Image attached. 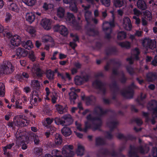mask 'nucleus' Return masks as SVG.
<instances>
[{
	"instance_id": "obj_1",
	"label": "nucleus",
	"mask_w": 157,
	"mask_h": 157,
	"mask_svg": "<svg viewBox=\"0 0 157 157\" xmlns=\"http://www.w3.org/2000/svg\"><path fill=\"white\" fill-rule=\"evenodd\" d=\"M73 148L72 145H65L62 149V154L61 152L56 150H53L52 151V156L49 154H46L45 157H71L74 154L73 152L71 151Z\"/></svg>"
},
{
	"instance_id": "obj_2",
	"label": "nucleus",
	"mask_w": 157,
	"mask_h": 157,
	"mask_svg": "<svg viewBox=\"0 0 157 157\" xmlns=\"http://www.w3.org/2000/svg\"><path fill=\"white\" fill-rule=\"evenodd\" d=\"M4 36L10 39V46L11 48H14L15 47L19 46L21 43V38L18 35H16L13 36L10 33H7L5 34Z\"/></svg>"
},
{
	"instance_id": "obj_3",
	"label": "nucleus",
	"mask_w": 157,
	"mask_h": 157,
	"mask_svg": "<svg viewBox=\"0 0 157 157\" xmlns=\"http://www.w3.org/2000/svg\"><path fill=\"white\" fill-rule=\"evenodd\" d=\"M13 70V67L10 62H6L0 67V73L9 74L12 72Z\"/></svg>"
},
{
	"instance_id": "obj_4",
	"label": "nucleus",
	"mask_w": 157,
	"mask_h": 157,
	"mask_svg": "<svg viewBox=\"0 0 157 157\" xmlns=\"http://www.w3.org/2000/svg\"><path fill=\"white\" fill-rule=\"evenodd\" d=\"M73 122V120L69 114L64 115L61 119L56 118L55 122L57 124L63 125L66 122L67 124H70Z\"/></svg>"
},
{
	"instance_id": "obj_5",
	"label": "nucleus",
	"mask_w": 157,
	"mask_h": 157,
	"mask_svg": "<svg viewBox=\"0 0 157 157\" xmlns=\"http://www.w3.org/2000/svg\"><path fill=\"white\" fill-rule=\"evenodd\" d=\"M24 132H21L19 130L17 131L16 134V137L17 139V143L19 144V142H25L26 143H29V138L27 137H25V136H23Z\"/></svg>"
},
{
	"instance_id": "obj_6",
	"label": "nucleus",
	"mask_w": 157,
	"mask_h": 157,
	"mask_svg": "<svg viewBox=\"0 0 157 157\" xmlns=\"http://www.w3.org/2000/svg\"><path fill=\"white\" fill-rule=\"evenodd\" d=\"M143 45L146 48L151 49L156 48V42L154 40H151L149 38H145L142 41Z\"/></svg>"
},
{
	"instance_id": "obj_7",
	"label": "nucleus",
	"mask_w": 157,
	"mask_h": 157,
	"mask_svg": "<svg viewBox=\"0 0 157 157\" xmlns=\"http://www.w3.org/2000/svg\"><path fill=\"white\" fill-rule=\"evenodd\" d=\"M54 28L55 30L59 32L63 36H66L68 34L67 29L63 25H57Z\"/></svg>"
},
{
	"instance_id": "obj_8",
	"label": "nucleus",
	"mask_w": 157,
	"mask_h": 157,
	"mask_svg": "<svg viewBox=\"0 0 157 157\" xmlns=\"http://www.w3.org/2000/svg\"><path fill=\"white\" fill-rule=\"evenodd\" d=\"M51 21L48 19H44L41 22V25L45 29L49 30L51 28Z\"/></svg>"
},
{
	"instance_id": "obj_9",
	"label": "nucleus",
	"mask_w": 157,
	"mask_h": 157,
	"mask_svg": "<svg viewBox=\"0 0 157 157\" xmlns=\"http://www.w3.org/2000/svg\"><path fill=\"white\" fill-rule=\"evenodd\" d=\"M123 26L126 30H130L132 28L131 21L130 19L127 17H124L123 21Z\"/></svg>"
},
{
	"instance_id": "obj_10",
	"label": "nucleus",
	"mask_w": 157,
	"mask_h": 157,
	"mask_svg": "<svg viewBox=\"0 0 157 157\" xmlns=\"http://www.w3.org/2000/svg\"><path fill=\"white\" fill-rule=\"evenodd\" d=\"M32 71L33 73L36 74L37 76H41L43 73L40 69L38 64H35L33 65Z\"/></svg>"
},
{
	"instance_id": "obj_11",
	"label": "nucleus",
	"mask_w": 157,
	"mask_h": 157,
	"mask_svg": "<svg viewBox=\"0 0 157 157\" xmlns=\"http://www.w3.org/2000/svg\"><path fill=\"white\" fill-rule=\"evenodd\" d=\"M139 53V51L137 48H136L132 51V57L127 59V60L129 61L130 63L131 64L132 63L133 60L134 59H138V56Z\"/></svg>"
},
{
	"instance_id": "obj_12",
	"label": "nucleus",
	"mask_w": 157,
	"mask_h": 157,
	"mask_svg": "<svg viewBox=\"0 0 157 157\" xmlns=\"http://www.w3.org/2000/svg\"><path fill=\"white\" fill-rule=\"evenodd\" d=\"M41 99L35 94H33L30 99V103L31 105L36 106L37 105L38 103L41 101Z\"/></svg>"
},
{
	"instance_id": "obj_13",
	"label": "nucleus",
	"mask_w": 157,
	"mask_h": 157,
	"mask_svg": "<svg viewBox=\"0 0 157 157\" xmlns=\"http://www.w3.org/2000/svg\"><path fill=\"white\" fill-rule=\"evenodd\" d=\"M70 90L71 92L69 93V99L70 100L71 103L73 104H75V100L76 99L77 95L73 91H76L75 88L72 87L70 88Z\"/></svg>"
},
{
	"instance_id": "obj_14",
	"label": "nucleus",
	"mask_w": 157,
	"mask_h": 157,
	"mask_svg": "<svg viewBox=\"0 0 157 157\" xmlns=\"http://www.w3.org/2000/svg\"><path fill=\"white\" fill-rule=\"evenodd\" d=\"M27 51L23 48H19L16 50L17 56L20 57H25L27 56Z\"/></svg>"
},
{
	"instance_id": "obj_15",
	"label": "nucleus",
	"mask_w": 157,
	"mask_h": 157,
	"mask_svg": "<svg viewBox=\"0 0 157 157\" xmlns=\"http://www.w3.org/2000/svg\"><path fill=\"white\" fill-rule=\"evenodd\" d=\"M88 77L86 76L84 78H82L80 76H76L75 78V82L76 85H80L84 81H86L88 80Z\"/></svg>"
},
{
	"instance_id": "obj_16",
	"label": "nucleus",
	"mask_w": 157,
	"mask_h": 157,
	"mask_svg": "<svg viewBox=\"0 0 157 157\" xmlns=\"http://www.w3.org/2000/svg\"><path fill=\"white\" fill-rule=\"evenodd\" d=\"M74 0H63L64 3L70 4V8L71 10L75 12L77 11V8L74 3Z\"/></svg>"
},
{
	"instance_id": "obj_17",
	"label": "nucleus",
	"mask_w": 157,
	"mask_h": 157,
	"mask_svg": "<svg viewBox=\"0 0 157 157\" xmlns=\"http://www.w3.org/2000/svg\"><path fill=\"white\" fill-rule=\"evenodd\" d=\"M35 16L33 13H26V19L27 21L30 23H32L33 22L35 19Z\"/></svg>"
},
{
	"instance_id": "obj_18",
	"label": "nucleus",
	"mask_w": 157,
	"mask_h": 157,
	"mask_svg": "<svg viewBox=\"0 0 157 157\" xmlns=\"http://www.w3.org/2000/svg\"><path fill=\"white\" fill-rule=\"evenodd\" d=\"M22 46L25 48L29 50L33 47V45L32 42L29 40L27 41L26 42H23L22 43Z\"/></svg>"
},
{
	"instance_id": "obj_19",
	"label": "nucleus",
	"mask_w": 157,
	"mask_h": 157,
	"mask_svg": "<svg viewBox=\"0 0 157 157\" xmlns=\"http://www.w3.org/2000/svg\"><path fill=\"white\" fill-rule=\"evenodd\" d=\"M62 132L63 134L65 136H68L71 133L70 128L67 127H64L62 129Z\"/></svg>"
},
{
	"instance_id": "obj_20",
	"label": "nucleus",
	"mask_w": 157,
	"mask_h": 157,
	"mask_svg": "<svg viewBox=\"0 0 157 157\" xmlns=\"http://www.w3.org/2000/svg\"><path fill=\"white\" fill-rule=\"evenodd\" d=\"M8 8L10 10L16 12H18L19 11V8L14 3H8Z\"/></svg>"
},
{
	"instance_id": "obj_21",
	"label": "nucleus",
	"mask_w": 157,
	"mask_h": 157,
	"mask_svg": "<svg viewBox=\"0 0 157 157\" xmlns=\"http://www.w3.org/2000/svg\"><path fill=\"white\" fill-rule=\"evenodd\" d=\"M138 7L142 10H144L146 8V5L144 2L142 0H139L137 2Z\"/></svg>"
},
{
	"instance_id": "obj_22",
	"label": "nucleus",
	"mask_w": 157,
	"mask_h": 157,
	"mask_svg": "<svg viewBox=\"0 0 157 157\" xmlns=\"http://www.w3.org/2000/svg\"><path fill=\"white\" fill-rule=\"evenodd\" d=\"M113 20L111 21L109 23L108 22H104L103 24V29L104 30H107L108 29V28H106V27L110 25L111 27H113L114 26V16L113 15Z\"/></svg>"
},
{
	"instance_id": "obj_23",
	"label": "nucleus",
	"mask_w": 157,
	"mask_h": 157,
	"mask_svg": "<svg viewBox=\"0 0 157 157\" xmlns=\"http://www.w3.org/2000/svg\"><path fill=\"white\" fill-rule=\"evenodd\" d=\"M26 30L32 36L35 35L36 30L34 27L32 26H28L26 29Z\"/></svg>"
},
{
	"instance_id": "obj_24",
	"label": "nucleus",
	"mask_w": 157,
	"mask_h": 157,
	"mask_svg": "<svg viewBox=\"0 0 157 157\" xmlns=\"http://www.w3.org/2000/svg\"><path fill=\"white\" fill-rule=\"evenodd\" d=\"M56 108L58 112L60 114L66 112L67 109L66 108L63 107V106L59 105H56Z\"/></svg>"
},
{
	"instance_id": "obj_25",
	"label": "nucleus",
	"mask_w": 157,
	"mask_h": 157,
	"mask_svg": "<svg viewBox=\"0 0 157 157\" xmlns=\"http://www.w3.org/2000/svg\"><path fill=\"white\" fill-rule=\"evenodd\" d=\"M84 152V148L81 145H79L78 146V149L76 151V153L78 155H82Z\"/></svg>"
},
{
	"instance_id": "obj_26",
	"label": "nucleus",
	"mask_w": 157,
	"mask_h": 157,
	"mask_svg": "<svg viewBox=\"0 0 157 157\" xmlns=\"http://www.w3.org/2000/svg\"><path fill=\"white\" fill-rule=\"evenodd\" d=\"M62 140L61 136L59 134H56L55 136V143L57 145L61 144Z\"/></svg>"
},
{
	"instance_id": "obj_27",
	"label": "nucleus",
	"mask_w": 157,
	"mask_h": 157,
	"mask_svg": "<svg viewBox=\"0 0 157 157\" xmlns=\"http://www.w3.org/2000/svg\"><path fill=\"white\" fill-rule=\"evenodd\" d=\"M64 10L61 7L59 8L57 10V16H58L62 18L63 17L64 15Z\"/></svg>"
},
{
	"instance_id": "obj_28",
	"label": "nucleus",
	"mask_w": 157,
	"mask_h": 157,
	"mask_svg": "<svg viewBox=\"0 0 157 157\" xmlns=\"http://www.w3.org/2000/svg\"><path fill=\"white\" fill-rule=\"evenodd\" d=\"M126 33L123 31H120L117 34V38L118 40H122L126 38Z\"/></svg>"
},
{
	"instance_id": "obj_29",
	"label": "nucleus",
	"mask_w": 157,
	"mask_h": 157,
	"mask_svg": "<svg viewBox=\"0 0 157 157\" xmlns=\"http://www.w3.org/2000/svg\"><path fill=\"white\" fill-rule=\"evenodd\" d=\"M5 94V87L4 84L0 82V97L4 96Z\"/></svg>"
},
{
	"instance_id": "obj_30",
	"label": "nucleus",
	"mask_w": 157,
	"mask_h": 157,
	"mask_svg": "<svg viewBox=\"0 0 157 157\" xmlns=\"http://www.w3.org/2000/svg\"><path fill=\"white\" fill-rule=\"evenodd\" d=\"M124 4L123 0H115L114 5L116 7H121Z\"/></svg>"
},
{
	"instance_id": "obj_31",
	"label": "nucleus",
	"mask_w": 157,
	"mask_h": 157,
	"mask_svg": "<svg viewBox=\"0 0 157 157\" xmlns=\"http://www.w3.org/2000/svg\"><path fill=\"white\" fill-rule=\"evenodd\" d=\"M32 85L36 89H38L41 87V84L37 80H34L32 82Z\"/></svg>"
},
{
	"instance_id": "obj_32",
	"label": "nucleus",
	"mask_w": 157,
	"mask_h": 157,
	"mask_svg": "<svg viewBox=\"0 0 157 157\" xmlns=\"http://www.w3.org/2000/svg\"><path fill=\"white\" fill-rule=\"evenodd\" d=\"M119 44L122 47L125 48H130V43L127 41L120 43Z\"/></svg>"
},
{
	"instance_id": "obj_33",
	"label": "nucleus",
	"mask_w": 157,
	"mask_h": 157,
	"mask_svg": "<svg viewBox=\"0 0 157 157\" xmlns=\"http://www.w3.org/2000/svg\"><path fill=\"white\" fill-rule=\"evenodd\" d=\"M29 57L32 61H35L36 57L35 55L34 52L33 51H30L29 54Z\"/></svg>"
},
{
	"instance_id": "obj_34",
	"label": "nucleus",
	"mask_w": 157,
	"mask_h": 157,
	"mask_svg": "<svg viewBox=\"0 0 157 157\" xmlns=\"http://www.w3.org/2000/svg\"><path fill=\"white\" fill-rule=\"evenodd\" d=\"M46 76L49 79H52L53 78L54 72L50 70H49L47 71Z\"/></svg>"
},
{
	"instance_id": "obj_35",
	"label": "nucleus",
	"mask_w": 157,
	"mask_h": 157,
	"mask_svg": "<svg viewBox=\"0 0 157 157\" xmlns=\"http://www.w3.org/2000/svg\"><path fill=\"white\" fill-rule=\"evenodd\" d=\"M36 1V0H27L23 2L28 6H32L35 4Z\"/></svg>"
},
{
	"instance_id": "obj_36",
	"label": "nucleus",
	"mask_w": 157,
	"mask_h": 157,
	"mask_svg": "<svg viewBox=\"0 0 157 157\" xmlns=\"http://www.w3.org/2000/svg\"><path fill=\"white\" fill-rule=\"evenodd\" d=\"M14 145V143H12V144L7 145L6 146L4 147L3 148V151H4V154L7 155V149H10Z\"/></svg>"
},
{
	"instance_id": "obj_37",
	"label": "nucleus",
	"mask_w": 157,
	"mask_h": 157,
	"mask_svg": "<svg viewBox=\"0 0 157 157\" xmlns=\"http://www.w3.org/2000/svg\"><path fill=\"white\" fill-rule=\"evenodd\" d=\"M42 40L43 42H46L51 41L52 38L48 35H45L42 37Z\"/></svg>"
},
{
	"instance_id": "obj_38",
	"label": "nucleus",
	"mask_w": 157,
	"mask_h": 157,
	"mask_svg": "<svg viewBox=\"0 0 157 157\" xmlns=\"http://www.w3.org/2000/svg\"><path fill=\"white\" fill-rule=\"evenodd\" d=\"M144 14L145 17V18L147 17V19L149 20H150L151 19V14L150 12L148 11H145L144 12Z\"/></svg>"
},
{
	"instance_id": "obj_39",
	"label": "nucleus",
	"mask_w": 157,
	"mask_h": 157,
	"mask_svg": "<svg viewBox=\"0 0 157 157\" xmlns=\"http://www.w3.org/2000/svg\"><path fill=\"white\" fill-rule=\"evenodd\" d=\"M11 17V15L10 13H6L5 19V22L6 23L9 22Z\"/></svg>"
},
{
	"instance_id": "obj_40",
	"label": "nucleus",
	"mask_w": 157,
	"mask_h": 157,
	"mask_svg": "<svg viewBox=\"0 0 157 157\" xmlns=\"http://www.w3.org/2000/svg\"><path fill=\"white\" fill-rule=\"evenodd\" d=\"M53 6L52 4H47L45 3L44 4L43 6V8L45 10L51 9V8H53Z\"/></svg>"
},
{
	"instance_id": "obj_41",
	"label": "nucleus",
	"mask_w": 157,
	"mask_h": 157,
	"mask_svg": "<svg viewBox=\"0 0 157 157\" xmlns=\"http://www.w3.org/2000/svg\"><path fill=\"white\" fill-rule=\"evenodd\" d=\"M149 105L151 106V107L152 109L156 108L157 107V102L155 100H153L151 101V103H150Z\"/></svg>"
},
{
	"instance_id": "obj_42",
	"label": "nucleus",
	"mask_w": 157,
	"mask_h": 157,
	"mask_svg": "<svg viewBox=\"0 0 157 157\" xmlns=\"http://www.w3.org/2000/svg\"><path fill=\"white\" fill-rule=\"evenodd\" d=\"M102 4L105 6H108L110 5V0H101Z\"/></svg>"
},
{
	"instance_id": "obj_43",
	"label": "nucleus",
	"mask_w": 157,
	"mask_h": 157,
	"mask_svg": "<svg viewBox=\"0 0 157 157\" xmlns=\"http://www.w3.org/2000/svg\"><path fill=\"white\" fill-rule=\"evenodd\" d=\"M15 106L17 108L21 109L22 107V105L21 102L16 101Z\"/></svg>"
},
{
	"instance_id": "obj_44",
	"label": "nucleus",
	"mask_w": 157,
	"mask_h": 157,
	"mask_svg": "<svg viewBox=\"0 0 157 157\" xmlns=\"http://www.w3.org/2000/svg\"><path fill=\"white\" fill-rule=\"evenodd\" d=\"M29 122L28 121L26 120H23L21 124V125L22 126H25L29 124Z\"/></svg>"
},
{
	"instance_id": "obj_45",
	"label": "nucleus",
	"mask_w": 157,
	"mask_h": 157,
	"mask_svg": "<svg viewBox=\"0 0 157 157\" xmlns=\"http://www.w3.org/2000/svg\"><path fill=\"white\" fill-rule=\"evenodd\" d=\"M67 18L70 21H71L74 20V17L72 14L69 13L67 14Z\"/></svg>"
},
{
	"instance_id": "obj_46",
	"label": "nucleus",
	"mask_w": 157,
	"mask_h": 157,
	"mask_svg": "<svg viewBox=\"0 0 157 157\" xmlns=\"http://www.w3.org/2000/svg\"><path fill=\"white\" fill-rule=\"evenodd\" d=\"M58 97L56 95H53L52 97V101L53 103H56L57 100V99Z\"/></svg>"
},
{
	"instance_id": "obj_47",
	"label": "nucleus",
	"mask_w": 157,
	"mask_h": 157,
	"mask_svg": "<svg viewBox=\"0 0 157 157\" xmlns=\"http://www.w3.org/2000/svg\"><path fill=\"white\" fill-rule=\"evenodd\" d=\"M91 13L90 11L86 12L85 14V18L86 20L88 21V18L91 16Z\"/></svg>"
},
{
	"instance_id": "obj_48",
	"label": "nucleus",
	"mask_w": 157,
	"mask_h": 157,
	"mask_svg": "<svg viewBox=\"0 0 157 157\" xmlns=\"http://www.w3.org/2000/svg\"><path fill=\"white\" fill-rule=\"evenodd\" d=\"M75 125L77 127V129L79 131H82V129L81 128V124L78 122H75Z\"/></svg>"
},
{
	"instance_id": "obj_49",
	"label": "nucleus",
	"mask_w": 157,
	"mask_h": 157,
	"mask_svg": "<svg viewBox=\"0 0 157 157\" xmlns=\"http://www.w3.org/2000/svg\"><path fill=\"white\" fill-rule=\"evenodd\" d=\"M133 18L136 20L135 23L136 24L138 25L140 23V19L138 18L137 17H136V16H133Z\"/></svg>"
},
{
	"instance_id": "obj_50",
	"label": "nucleus",
	"mask_w": 157,
	"mask_h": 157,
	"mask_svg": "<svg viewBox=\"0 0 157 157\" xmlns=\"http://www.w3.org/2000/svg\"><path fill=\"white\" fill-rule=\"evenodd\" d=\"M58 52L57 51L54 52L52 55V56L51 58V59L52 60H54L56 59V56Z\"/></svg>"
},
{
	"instance_id": "obj_51",
	"label": "nucleus",
	"mask_w": 157,
	"mask_h": 157,
	"mask_svg": "<svg viewBox=\"0 0 157 157\" xmlns=\"http://www.w3.org/2000/svg\"><path fill=\"white\" fill-rule=\"evenodd\" d=\"M53 120L49 118H47L46 119V121L48 124H50L53 121Z\"/></svg>"
},
{
	"instance_id": "obj_52",
	"label": "nucleus",
	"mask_w": 157,
	"mask_h": 157,
	"mask_svg": "<svg viewBox=\"0 0 157 157\" xmlns=\"http://www.w3.org/2000/svg\"><path fill=\"white\" fill-rule=\"evenodd\" d=\"M152 64L153 65H156L157 64V55L156 56L155 58V59L152 62Z\"/></svg>"
},
{
	"instance_id": "obj_53",
	"label": "nucleus",
	"mask_w": 157,
	"mask_h": 157,
	"mask_svg": "<svg viewBox=\"0 0 157 157\" xmlns=\"http://www.w3.org/2000/svg\"><path fill=\"white\" fill-rule=\"evenodd\" d=\"M100 82L98 81H96L94 82L93 83V85L94 86H96L97 87L98 86H99L100 84Z\"/></svg>"
},
{
	"instance_id": "obj_54",
	"label": "nucleus",
	"mask_w": 157,
	"mask_h": 157,
	"mask_svg": "<svg viewBox=\"0 0 157 157\" xmlns=\"http://www.w3.org/2000/svg\"><path fill=\"white\" fill-rule=\"evenodd\" d=\"M134 14L137 16H139L140 14V13L139 11H138L136 9H134Z\"/></svg>"
},
{
	"instance_id": "obj_55",
	"label": "nucleus",
	"mask_w": 157,
	"mask_h": 157,
	"mask_svg": "<svg viewBox=\"0 0 157 157\" xmlns=\"http://www.w3.org/2000/svg\"><path fill=\"white\" fill-rule=\"evenodd\" d=\"M41 44V43L38 40H37L36 42L35 45L37 48H39Z\"/></svg>"
},
{
	"instance_id": "obj_56",
	"label": "nucleus",
	"mask_w": 157,
	"mask_h": 157,
	"mask_svg": "<svg viewBox=\"0 0 157 157\" xmlns=\"http://www.w3.org/2000/svg\"><path fill=\"white\" fill-rule=\"evenodd\" d=\"M67 56L64 54L62 53H60L59 54V58L60 59H63L65 58Z\"/></svg>"
},
{
	"instance_id": "obj_57",
	"label": "nucleus",
	"mask_w": 157,
	"mask_h": 157,
	"mask_svg": "<svg viewBox=\"0 0 157 157\" xmlns=\"http://www.w3.org/2000/svg\"><path fill=\"white\" fill-rule=\"evenodd\" d=\"M153 156H156L157 155V149L156 148H154L153 149Z\"/></svg>"
},
{
	"instance_id": "obj_58",
	"label": "nucleus",
	"mask_w": 157,
	"mask_h": 157,
	"mask_svg": "<svg viewBox=\"0 0 157 157\" xmlns=\"http://www.w3.org/2000/svg\"><path fill=\"white\" fill-rule=\"evenodd\" d=\"M41 57L40 58V59L41 60H43L44 59V58L45 56V53L44 52H42L41 54Z\"/></svg>"
},
{
	"instance_id": "obj_59",
	"label": "nucleus",
	"mask_w": 157,
	"mask_h": 157,
	"mask_svg": "<svg viewBox=\"0 0 157 157\" xmlns=\"http://www.w3.org/2000/svg\"><path fill=\"white\" fill-rule=\"evenodd\" d=\"M74 132L75 133L77 136L79 138H82V135L80 133H78L75 131H74Z\"/></svg>"
},
{
	"instance_id": "obj_60",
	"label": "nucleus",
	"mask_w": 157,
	"mask_h": 157,
	"mask_svg": "<svg viewBox=\"0 0 157 157\" xmlns=\"http://www.w3.org/2000/svg\"><path fill=\"white\" fill-rule=\"evenodd\" d=\"M24 90L25 92L28 93L31 90L29 87H26L24 88Z\"/></svg>"
},
{
	"instance_id": "obj_61",
	"label": "nucleus",
	"mask_w": 157,
	"mask_h": 157,
	"mask_svg": "<svg viewBox=\"0 0 157 157\" xmlns=\"http://www.w3.org/2000/svg\"><path fill=\"white\" fill-rule=\"evenodd\" d=\"M39 140L37 136H36L34 140V143L36 144H37L39 143Z\"/></svg>"
},
{
	"instance_id": "obj_62",
	"label": "nucleus",
	"mask_w": 157,
	"mask_h": 157,
	"mask_svg": "<svg viewBox=\"0 0 157 157\" xmlns=\"http://www.w3.org/2000/svg\"><path fill=\"white\" fill-rule=\"evenodd\" d=\"M70 45L73 48H74L76 46V45L74 42H71L70 43Z\"/></svg>"
},
{
	"instance_id": "obj_63",
	"label": "nucleus",
	"mask_w": 157,
	"mask_h": 157,
	"mask_svg": "<svg viewBox=\"0 0 157 157\" xmlns=\"http://www.w3.org/2000/svg\"><path fill=\"white\" fill-rule=\"evenodd\" d=\"M22 76L24 78H28V75L26 73L24 72L22 73Z\"/></svg>"
},
{
	"instance_id": "obj_64",
	"label": "nucleus",
	"mask_w": 157,
	"mask_h": 157,
	"mask_svg": "<svg viewBox=\"0 0 157 157\" xmlns=\"http://www.w3.org/2000/svg\"><path fill=\"white\" fill-rule=\"evenodd\" d=\"M20 63L22 66H25L26 65V62L24 60H21L20 61Z\"/></svg>"
}]
</instances>
